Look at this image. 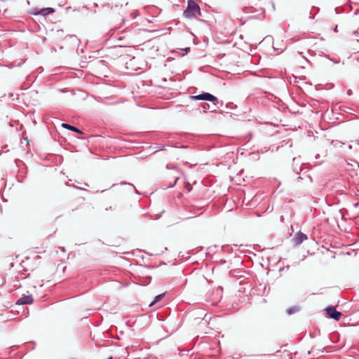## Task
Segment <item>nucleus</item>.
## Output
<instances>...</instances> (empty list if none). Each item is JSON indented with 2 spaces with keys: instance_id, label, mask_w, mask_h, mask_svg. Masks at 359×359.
Segmentation results:
<instances>
[{
  "instance_id": "1",
  "label": "nucleus",
  "mask_w": 359,
  "mask_h": 359,
  "mask_svg": "<svg viewBox=\"0 0 359 359\" xmlns=\"http://www.w3.org/2000/svg\"><path fill=\"white\" fill-rule=\"evenodd\" d=\"M191 98L194 100H202L212 102L213 104V106L212 107H210V106L207 103H204L202 104V108L203 109L204 111L210 110L211 111H214L217 110L218 100L215 96L208 93H202L196 96H191Z\"/></svg>"
},
{
  "instance_id": "2",
  "label": "nucleus",
  "mask_w": 359,
  "mask_h": 359,
  "mask_svg": "<svg viewBox=\"0 0 359 359\" xmlns=\"http://www.w3.org/2000/svg\"><path fill=\"white\" fill-rule=\"evenodd\" d=\"M183 15L187 19L201 16V12L198 4L194 0H189L187 7L184 11Z\"/></svg>"
},
{
  "instance_id": "3",
  "label": "nucleus",
  "mask_w": 359,
  "mask_h": 359,
  "mask_svg": "<svg viewBox=\"0 0 359 359\" xmlns=\"http://www.w3.org/2000/svg\"><path fill=\"white\" fill-rule=\"evenodd\" d=\"M290 83L298 88V90H307L312 86V84L305 81V79L298 78L292 76L290 77Z\"/></svg>"
},
{
  "instance_id": "4",
  "label": "nucleus",
  "mask_w": 359,
  "mask_h": 359,
  "mask_svg": "<svg viewBox=\"0 0 359 359\" xmlns=\"http://www.w3.org/2000/svg\"><path fill=\"white\" fill-rule=\"evenodd\" d=\"M326 312L330 318L336 320H339L341 316V313L337 311L336 309L332 306H328L326 309Z\"/></svg>"
},
{
  "instance_id": "5",
  "label": "nucleus",
  "mask_w": 359,
  "mask_h": 359,
  "mask_svg": "<svg viewBox=\"0 0 359 359\" xmlns=\"http://www.w3.org/2000/svg\"><path fill=\"white\" fill-rule=\"evenodd\" d=\"M55 12V10L53 8H44L40 10H34L32 11V14L34 15H41L43 16H46L49 14L53 13Z\"/></svg>"
},
{
  "instance_id": "6",
  "label": "nucleus",
  "mask_w": 359,
  "mask_h": 359,
  "mask_svg": "<svg viewBox=\"0 0 359 359\" xmlns=\"http://www.w3.org/2000/svg\"><path fill=\"white\" fill-rule=\"evenodd\" d=\"M307 239V236L301 232V231H299L298 233H297L294 238H293V242L294 243L295 245H300L301 243H302L304 241H306Z\"/></svg>"
},
{
  "instance_id": "7",
  "label": "nucleus",
  "mask_w": 359,
  "mask_h": 359,
  "mask_svg": "<svg viewBox=\"0 0 359 359\" xmlns=\"http://www.w3.org/2000/svg\"><path fill=\"white\" fill-rule=\"evenodd\" d=\"M34 299L32 295H24L18 299L16 304L20 305L31 304Z\"/></svg>"
},
{
  "instance_id": "8",
  "label": "nucleus",
  "mask_w": 359,
  "mask_h": 359,
  "mask_svg": "<svg viewBox=\"0 0 359 359\" xmlns=\"http://www.w3.org/2000/svg\"><path fill=\"white\" fill-rule=\"evenodd\" d=\"M62 127L64 128L68 129V130H69L71 131L75 132V133H76L78 134L83 133L82 131L79 128H76L75 126H71V125H69L68 123H62Z\"/></svg>"
},
{
  "instance_id": "9",
  "label": "nucleus",
  "mask_w": 359,
  "mask_h": 359,
  "mask_svg": "<svg viewBox=\"0 0 359 359\" xmlns=\"http://www.w3.org/2000/svg\"><path fill=\"white\" fill-rule=\"evenodd\" d=\"M93 98L95 100H96L97 102H102L104 104H111V103H113L112 102H110V100H111V97H104L103 98L101 97H93Z\"/></svg>"
},
{
  "instance_id": "10",
  "label": "nucleus",
  "mask_w": 359,
  "mask_h": 359,
  "mask_svg": "<svg viewBox=\"0 0 359 359\" xmlns=\"http://www.w3.org/2000/svg\"><path fill=\"white\" fill-rule=\"evenodd\" d=\"M164 297H165V293H162V294H160L156 296L154 300L150 303L149 306H151L156 302L161 301Z\"/></svg>"
},
{
  "instance_id": "11",
  "label": "nucleus",
  "mask_w": 359,
  "mask_h": 359,
  "mask_svg": "<svg viewBox=\"0 0 359 359\" xmlns=\"http://www.w3.org/2000/svg\"><path fill=\"white\" fill-rule=\"evenodd\" d=\"M299 311V307L297 306H293V307H290L287 309V312L289 315H291V314H293L295 312L298 311Z\"/></svg>"
},
{
  "instance_id": "12",
  "label": "nucleus",
  "mask_w": 359,
  "mask_h": 359,
  "mask_svg": "<svg viewBox=\"0 0 359 359\" xmlns=\"http://www.w3.org/2000/svg\"><path fill=\"white\" fill-rule=\"evenodd\" d=\"M1 96L2 97H6L7 95L6 93H4V95H1L0 94ZM13 94L11 92V91H8V100H13L14 99L13 98Z\"/></svg>"
},
{
  "instance_id": "13",
  "label": "nucleus",
  "mask_w": 359,
  "mask_h": 359,
  "mask_svg": "<svg viewBox=\"0 0 359 359\" xmlns=\"http://www.w3.org/2000/svg\"><path fill=\"white\" fill-rule=\"evenodd\" d=\"M119 350L123 351V349L120 346H113L110 351L112 352H117Z\"/></svg>"
},
{
  "instance_id": "14",
  "label": "nucleus",
  "mask_w": 359,
  "mask_h": 359,
  "mask_svg": "<svg viewBox=\"0 0 359 359\" xmlns=\"http://www.w3.org/2000/svg\"><path fill=\"white\" fill-rule=\"evenodd\" d=\"M332 88H334V86L332 83L327 84L326 89L330 90Z\"/></svg>"
},
{
  "instance_id": "15",
  "label": "nucleus",
  "mask_w": 359,
  "mask_h": 359,
  "mask_svg": "<svg viewBox=\"0 0 359 359\" xmlns=\"http://www.w3.org/2000/svg\"><path fill=\"white\" fill-rule=\"evenodd\" d=\"M178 180H179V177H176L175 179L174 183L170 185L169 187H173L175 186V184L177 183Z\"/></svg>"
},
{
  "instance_id": "16",
  "label": "nucleus",
  "mask_w": 359,
  "mask_h": 359,
  "mask_svg": "<svg viewBox=\"0 0 359 359\" xmlns=\"http://www.w3.org/2000/svg\"><path fill=\"white\" fill-rule=\"evenodd\" d=\"M114 359H120L121 358H120L119 356H117V355H114V356H112V355H111V356L109 357V358H107V359H114Z\"/></svg>"
},
{
  "instance_id": "17",
  "label": "nucleus",
  "mask_w": 359,
  "mask_h": 359,
  "mask_svg": "<svg viewBox=\"0 0 359 359\" xmlns=\"http://www.w3.org/2000/svg\"><path fill=\"white\" fill-rule=\"evenodd\" d=\"M83 92L85 93L86 96L83 97V100H85L86 97L88 96V94L87 93L86 91H83Z\"/></svg>"
},
{
  "instance_id": "18",
  "label": "nucleus",
  "mask_w": 359,
  "mask_h": 359,
  "mask_svg": "<svg viewBox=\"0 0 359 359\" xmlns=\"http://www.w3.org/2000/svg\"><path fill=\"white\" fill-rule=\"evenodd\" d=\"M166 168H167V169H170V168H175V167H172V168H171V167H170V165H166Z\"/></svg>"
},
{
  "instance_id": "19",
  "label": "nucleus",
  "mask_w": 359,
  "mask_h": 359,
  "mask_svg": "<svg viewBox=\"0 0 359 359\" xmlns=\"http://www.w3.org/2000/svg\"><path fill=\"white\" fill-rule=\"evenodd\" d=\"M189 49H190L189 48H187L185 49V51L187 53L188 50H189Z\"/></svg>"
},
{
  "instance_id": "20",
  "label": "nucleus",
  "mask_w": 359,
  "mask_h": 359,
  "mask_svg": "<svg viewBox=\"0 0 359 359\" xmlns=\"http://www.w3.org/2000/svg\"><path fill=\"white\" fill-rule=\"evenodd\" d=\"M294 171L296 172L297 174L299 173V170L297 169H295Z\"/></svg>"
},
{
  "instance_id": "21",
  "label": "nucleus",
  "mask_w": 359,
  "mask_h": 359,
  "mask_svg": "<svg viewBox=\"0 0 359 359\" xmlns=\"http://www.w3.org/2000/svg\"><path fill=\"white\" fill-rule=\"evenodd\" d=\"M349 92H350V91H348V95H351V93H350Z\"/></svg>"
}]
</instances>
